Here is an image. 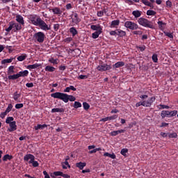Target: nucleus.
<instances>
[{
  "instance_id": "obj_1",
  "label": "nucleus",
  "mask_w": 178,
  "mask_h": 178,
  "mask_svg": "<svg viewBox=\"0 0 178 178\" xmlns=\"http://www.w3.org/2000/svg\"><path fill=\"white\" fill-rule=\"evenodd\" d=\"M51 97L54 99H58L63 101L64 103L70 102H75L76 97L72 95H69L64 92H56L51 94Z\"/></svg>"
},
{
  "instance_id": "obj_2",
  "label": "nucleus",
  "mask_w": 178,
  "mask_h": 178,
  "mask_svg": "<svg viewBox=\"0 0 178 178\" xmlns=\"http://www.w3.org/2000/svg\"><path fill=\"white\" fill-rule=\"evenodd\" d=\"M138 24L145 28L155 29V26L154 25L152 21H149L147 19L144 17H140L138 19Z\"/></svg>"
},
{
  "instance_id": "obj_3",
  "label": "nucleus",
  "mask_w": 178,
  "mask_h": 178,
  "mask_svg": "<svg viewBox=\"0 0 178 178\" xmlns=\"http://www.w3.org/2000/svg\"><path fill=\"white\" fill-rule=\"evenodd\" d=\"M35 157L31 154H27L24 156V160L26 161H29V164H32L33 167L37 168L40 166V163L35 161Z\"/></svg>"
},
{
  "instance_id": "obj_4",
  "label": "nucleus",
  "mask_w": 178,
  "mask_h": 178,
  "mask_svg": "<svg viewBox=\"0 0 178 178\" xmlns=\"http://www.w3.org/2000/svg\"><path fill=\"white\" fill-rule=\"evenodd\" d=\"M33 40H36L40 44H42L46 40V35L42 31L37 32L33 35Z\"/></svg>"
},
{
  "instance_id": "obj_5",
  "label": "nucleus",
  "mask_w": 178,
  "mask_h": 178,
  "mask_svg": "<svg viewBox=\"0 0 178 178\" xmlns=\"http://www.w3.org/2000/svg\"><path fill=\"white\" fill-rule=\"evenodd\" d=\"M124 27L131 31H136L139 29L138 24L132 21H126L124 22Z\"/></svg>"
},
{
  "instance_id": "obj_6",
  "label": "nucleus",
  "mask_w": 178,
  "mask_h": 178,
  "mask_svg": "<svg viewBox=\"0 0 178 178\" xmlns=\"http://www.w3.org/2000/svg\"><path fill=\"white\" fill-rule=\"evenodd\" d=\"M29 23L36 26L38 24V21L42 20L41 17L36 15H29L28 17Z\"/></svg>"
},
{
  "instance_id": "obj_7",
  "label": "nucleus",
  "mask_w": 178,
  "mask_h": 178,
  "mask_svg": "<svg viewBox=\"0 0 178 178\" xmlns=\"http://www.w3.org/2000/svg\"><path fill=\"white\" fill-rule=\"evenodd\" d=\"M38 22V23L35 26H39L40 29H42L44 31L51 30V26H48L47 24V23L45 22V21H43L42 19V20H39Z\"/></svg>"
},
{
  "instance_id": "obj_8",
  "label": "nucleus",
  "mask_w": 178,
  "mask_h": 178,
  "mask_svg": "<svg viewBox=\"0 0 178 178\" xmlns=\"http://www.w3.org/2000/svg\"><path fill=\"white\" fill-rule=\"evenodd\" d=\"M111 68L112 67L109 65L104 64L102 65L97 66V70H98L99 72H104V71H107V70H111Z\"/></svg>"
},
{
  "instance_id": "obj_9",
  "label": "nucleus",
  "mask_w": 178,
  "mask_h": 178,
  "mask_svg": "<svg viewBox=\"0 0 178 178\" xmlns=\"http://www.w3.org/2000/svg\"><path fill=\"white\" fill-rule=\"evenodd\" d=\"M155 101H156V97H149L147 101H143V102L144 103L145 107L148 108V107H151V106L153 104V102Z\"/></svg>"
},
{
  "instance_id": "obj_10",
  "label": "nucleus",
  "mask_w": 178,
  "mask_h": 178,
  "mask_svg": "<svg viewBox=\"0 0 178 178\" xmlns=\"http://www.w3.org/2000/svg\"><path fill=\"white\" fill-rule=\"evenodd\" d=\"M72 22L73 24H79L81 22V19L79 18V15L76 13H74L71 15Z\"/></svg>"
},
{
  "instance_id": "obj_11",
  "label": "nucleus",
  "mask_w": 178,
  "mask_h": 178,
  "mask_svg": "<svg viewBox=\"0 0 178 178\" xmlns=\"http://www.w3.org/2000/svg\"><path fill=\"white\" fill-rule=\"evenodd\" d=\"M8 124L10 128L8 129V131L13 132L14 131H17V125L16 122H13Z\"/></svg>"
},
{
  "instance_id": "obj_12",
  "label": "nucleus",
  "mask_w": 178,
  "mask_h": 178,
  "mask_svg": "<svg viewBox=\"0 0 178 178\" xmlns=\"http://www.w3.org/2000/svg\"><path fill=\"white\" fill-rule=\"evenodd\" d=\"M20 97H21L20 92H18V91L14 92L13 95V99H14V101L17 102H21Z\"/></svg>"
},
{
  "instance_id": "obj_13",
  "label": "nucleus",
  "mask_w": 178,
  "mask_h": 178,
  "mask_svg": "<svg viewBox=\"0 0 178 178\" xmlns=\"http://www.w3.org/2000/svg\"><path fill=\"white\" fill-rule=\"evenodd\" d=\"M15 18H16V22L17 23H19V24H22V26H24L25 22H24V17L22 15H17Z\"/></svg>"
},
{
  "instance_id": "obj_14",
  "label": "nucleus",
  "mask_w": 178,
  "mask_h": 178,
  "mask_svg": "<svg viewBox=\"0 0 178 178\" xmlns=\"http://www.w3.org/2000/svg\"><path fill=\"white\" fill-rule=\"evenodd\" d=\"M41 66V64L39 63H35L33 65H29L26 67V69L29 71H31L32 70H36L37 68L40 67Z\"/></svg>"
},
{
  "instance_id": "obj_15",
  "label": "nucleus",
  "mask_w": 178,
  "mask_h": 178,
  "mask_svg": "<svg viewBox=\"0 0 178 178\" xmlns=\"http://www.w3.org/2000/svg\"><path fill=\"white\" fill-rule=\"evenodd\" d=\"M29 72L27 70L24 71H19L18 73H17V75L18 76L19 78L20 77H26L29 75Z\"/></svg>"
},
{
  "instance_id": "obj_16",
  "label": "nucleus",
  "mask_w": 178,
  "mask_h": 178,
  "mask_svg": "<svg viewBox=\"0 0 178 178\" xmlns=\"http://www.w3.org/2000/svg\"><path fill=\"white\" fill-rule=\"evenodd\" d=\"M48 127L47 124H38L37 126L34 127L35 131H38V130H44V129L47 128Z\"/></svg>"
},
{
  "instance_id": "obj_17",
  "label": "nucleus",
  "mask_w": 178,
  "mask_h": 178,
  "mask_svg": "<svg viewBox=\"0 0 178 178\" xmlns=\"http://www.w3.org/2000/svg\"><path fill=\"white\" fill-rule=\"evenodd\" d=\"M117 35L120 38H124L127 35V32L121 29H117Z\"/></svg>"
},
{
  "instance_id": "obj_18",
  "label": "nucleus",
  "mask_w": 178,
  "mask_h": 178,
  "mask_svg": "<svg viewBox=\"0 0 178 178\" xmlns=\"http://www.w3.org/2000/svg\"><path fill=\"white\" fill-rule=\"evenodd\" d=\"M131 14H132L133 16H134L135 19H138L141 16L142 11H140V10H133Z\"/></svg>"
},
{
  "instance_id": "obj_19",
  "label": "nucleus",
  "mask_w": 178,
  "mask_h": 178,
  "mask_svg": "<svg viewBox=\"0 0 178 178\" xmlns=\"http://www.w3.org/2000/svg\"><path fill=\"white\" fill-rule=\"evenodd\" d=\"M125 131H126V130H124V129H120V130H118V131H113L112 132H110V136H116L118 134L124 133Z\"/></svg>"
},
{
  "instance_id": "obj_20",
  "label": "nucleus",
  "mask_w": 178,
  "mask_h": 178,
  "mask_svg": "<svg viewBox=\"0 0 178 178\" xmlns=\"http://www.w3.org/2000/svg\"><path fill=\"white\" fill-rule=\"evenodd\" d=\"M124 65V63L123 61H118L114 65H113V69L120 68Z\"/></svg>"
},
{
  "instance_id": "obj_21",
  "label": "nucleus",
  "mask_w": 178,
  "mask_h": 178,
  "mask_svg": "<svg viewBox=\"0 0 178 178\" xmlns=\"http://www.w3.org/2000/svg\"><path fill=\"white\" fill-rule=\"evenodd\" d=\"M50 10L53 11V13L54 15H57L58 16H60L62 14V11L58 7H55L54 8H51V9H50Z\"/></svg>"
},
{
  "instance_id": "obj_22",
  "label": "nucleus",
  "mask_w": 178,
  "mask_h": 178,
  "mask_svg": "<svg viewBox=\"0 0 178 178\" xmlns=\"http://www.w3.org/2000/svg\"><path fill=\"white\" fill-rule=\"evenodd\" d=\"M120 24V20L117 19L111 22V24H110V28L113 29L116 28Z\"/></svg>"
},
{
  "instance_id": "obj_23",
  "label": "nucleus",
  "mask_w": 178,
  "mask_h": 178,
  "mask_svg": "<svg viewBox=\"0 0 178 178\" xmlns=\"http://www.w3.org/2000/svg\"><path fill=\"white\" fill-rule=\"evenodd\" d=\"M69 32L72 34V37H75L78 34V31L74 26L70 28Z\"/></svg>"
},
{
  "instance_id": "obj_24",
  "label": "nucleus",
  "mask_w": 178,
  "mask_h": 178,
  "mask_svg": "<svg viewBox=\"0 0 178 178\" xmlns=\"http://www.w3.org/2000/svg\"><path fill=\"white\" fill-rule=\"evenodd\" d=\"M87 165L86 163L79 162L76 163L75 164V166H76L80 170H83V168Z\"/></svg>"
},
{
  "instance_id": "obj_25",
  "label": "nucleus",
  "mask_w": 178,
  "mask_h": 178,
  "mask_svg": "<svg viewBox=\"0 0 178 178\" xmlns=\"http://www.w3.org/2000/svg\"><path fill=\"white\" fill-rule=\"evenodd\" d=\"M51 113H64L65 109L63 108H54L51 111Z\"/></svg>"
},
{
  "instance_id": "obj_26",
  "label": "nucleus",
  "mask_w": 178,
  "mask_h": 178,
  "mask_svg": "<svg viewBox=\"0 0 178 178\" xmlns=\"http://www.w3.org/2000/svg\"><path fill=\"white\" fill-rule=\"evenodd\" d=\"M102 33V31H95V33H92V38L94 40H96L99 38V35Z\"/></svg>"
},
{
  "instance_id": "obj_27",
  "label": "nucleus",
  "mask_w": 178,
  "mask_h": 178,
  "mask_svg": "<svg viewBox=\"0 0 178 178\" xmlns=\"http://www.w3.org/2000/svg\"><path fill=\"white\" fill-rule=\"evenodd\" d=\"M161 118L164 119L165 117L170 118V111H163L161 113Z\"/></svg>"
},
{
  "instance_id": "obj_28",
  "label": "nucleus",
  "mask_w": 178,
  "mask_h": 178,
  "mask_svg": "<svg viewBox=\"0 0 178 178\" xmlns=\"http://www.w3.org/2000/svg\"><path fill=\"white\" fill-rule=\"evenodd\" d=\"M90 29L96 31H102V28L100 25H91Z\"/></svg>"
},
{
  "instance_id": "obj_29",
  "label": "nucleus",
  "mask_w": 178,
  "mask_h": 178,
  "mask_svg": "<svg viewBox=\"0 0 178 178\" xmlns=\"http://www.w3.org/2000/svg\"><path fill=\"white\" fill-rule=\"evenodd\" d=\"M44 70L45 72H54L56 69L54 67L48 65L45 67Z\"/></svg>"
},
{
  "instance_id": "obj_30",
  "label": "nucleus",
  "mask_w": 178,
  "mask_h": 178,
  "mask_svg": "<svg viewBox=\"0 0 178 178\" xmlns=\"http://www.w3.org/2000/svg\"><path fill=\"white\" fill-rule=\"evenodd\" d=\"M14 60L13 57H10V58L8 59H4L1 61L2 65H6L7 63H11Z\"/></svg>"
},
{
  "instance_id": "obj_31",
  "label": "nucleus",
  "mask_w": 178,
  "mask_h": 178,
  "mask_svg": "<svg viewBox=\"0 0 178 178\" xmlns=\"http://www.w3.org/2000/svg\"><path fill=\"white\" fill-rule=\"evenodd\" d=\"M129 152V149L127 148H123L120 150V154L122 155L124 157H127V153Z\"/></svg>"
},
{
  "instance_id": "obj_32",
  "label": "nucleus",
  "mask_w": 178,
  "mask_h": 178,
  "mask_svg": "<svg viewBox=\"0 0 178 178\" xmlns=\"http://www.w3.org/2000/svg\"><path fill=\"white\" fill-rule=\"evenodd\" d=\"M13 159V156L10 154H6L3 157V161H11Z\"/></svg>"
},
{
  "instance_id": "obj_33",
  "label": "nucleus",
  "mask_w": 178,
  "mask_h": 178,
  "mask_svg": "<svg viewBox=\"0 0 178 178\" xmlns=\"http://www.w3.org/2000/svg\"><path fill=\"white\" fill-rule=\"evenodd\" d=\"M61 165H62L63 169H64V170H66V169L67 168V167H68V168H71V166H70L69 162H67V161H64V162H63V163H61Z\"/></svg>"
},
{
  "instance_id": "obj_34",
  "label": "nucleus",
  "mask_w": 178,
  "mask_h": 178,
  "mask_svg": "<svg viewBox=\"0 0 178 178\" xmlns=\"http://www.w3.org/2000/svg\"><path fill=\"white\" fill-rule=\"evenodd\" d=\"M158 25L160 30L163 31L165 29L163 26H166V23H164L163 21H159Z\"/></svg>"
},
{
  "instance_id": "obj_35",
  "label": "nucleus",
  "mask_w": 178,
  "mask_h": 178,
  "mask_svg": "<svg viewBox=\"0 0 178 178\" xmlns=\"http://www.w3.org/2000/svg\"><path fill=\"white\" fill-rule=\"evenodd\" d=\"M14 28V24L13 22H10L9 23V26L8 28L6 29L5 31L8 33H10L11 31V30Z\"/></svg>"
},
{
  "instance_id": "obj_36",
  "label": "nucleus",
  "mask_w": 178,
  "mask_h": 178,
  "mask_svg": "<svg viewBox=\"0 0 178 178\" xmlns=\"http://www.w3.org/2000/svg\"><path fill=\"white\" fill-rule=\"evenodd\" d=\"M27 58L26 54H22L21 56H19L18 58H17V60H18L20 62H22Z\"/></svg>"
},
{
  "instance_id": "obj_37",
  "label": "nucleus",
  "mask_w": 178,
  "mask_h": 178,
  "mask_svg": "<svg viewBox=\"0 0 178 178\" xmlns=\"http://www.w3.org/2000/svg\"><path fill=\"white\" fill-rule=\"evenodd\" d=\"M13 122H15V121H14L13 117H8L5 121L6 124H8L13 123Z\"/></svg>"
},
{
  "instance_id": "obj_38",
  "label": "nucleus",
  "mask_w": 178,
  "mask_h": 178,
  "mask_svg": "<svg viewBox=\"0 0 178 178\" xmlns=\"http://www.w3.org/2000/svg\"><path fill=\"white\" fill-rule=\"evenodd\" d=\"M164 34L165 36H167L168 38H169L170 39L173 40L174 39V35L172 33H170L168 31H164Z\"/></svg>"
},
{
  "instance_id": "obj_39",
  "label": "nucleus",
  "mask_w": 178,
  "mask_h": 178,
  "mask_svg": "<svg viewBox=\"0 0 178 178\" xmlns=\"http://www.w3.org/2000/svg\"><path fill=\"white\" fill-rule=\"evenodd\" d=\"M19 77L18 76L17 74L8 76V80H17Z\"/></svg>"
},
{
  "instance_id": "obj_40",
  "label": "nucleus",
  "mask_w": 178,
  "mask_h": 178,
  "mask_svg": "<svg viewBox=\"0 0 178 178\" xmlns=\"http://www.w3.org/2000/svg\"><path fill=\"white\" fill-rule=\"evenodd\" d=\"M142 1V3L145 5V6H147L148 7H150V8H153V6L152 4L147 0H141Z\"/></svg>"
},
{
  "instance_id": "obj_41",
  "label": "nucleus",
  "mask_w": 178,
  "mask_h": 178,
  "mask_svg": "<svg viewBox=\"0 0 178 178\" xmlns=\"http://www.w3.org/2000/svg\"><path fill=\"white\" fill-rule=\"evenodd\" d=\"M156 15V12L155 10H148L147 11V15L148 16H155Z\"/></svg>"
},
{
  "instance_id": "obj_42",
  "label": "nucleus",
  "mask_w": 178,
  "mask_h": 178,
  "mask_svg": "<svg viewBox=\"0 0 178 178\" xmlns=\"http://www.w3.org/2000/svg\"><path fill=\"white\" fill-rule=\"evenodd\" d=\"M13 24H14V27L15 28L16 31H19L22 29V26H21L22 24H20L13 22Z\"/></svg>"
},
{
  "instance_id": "obj_43",
  "label": "nucleus",
  "mask_w": 178,
  "mask_h": 178,
  "mask_svg": "<svg viewBox=\"0 0 178 178\" xmlns=\"http://www.w3.org/2000/svg\"><path fill=\"white\" fill-rule=\"evenodd\" d=\"M58 59H54V58H51L49 60V62L53 65H58Z\"/></svg>"
},
{
  "instance_id": "obj_44",
  "label": "nucleus",
  "mask_w": 178,
  "mask_h": 178,
  "mask_svg": "<svg viewBox=\"0 0 178 178\" xmlns=\"http://www.w3.org/2000/svg\"><path fill=\"white\" fill-rule=\"evenodd\" d=\"M168 136H169L170 138H176L177 137V134L176 132H172L168 134Z\"/></svg>"
},
{
  "instance_id": "obj_45",
  "label": "nucleus",
  "mask_w": 178,
  "mask_h": 178,
  "mask_svg": "<svg viewBox=\"0 0 178 178\" xmlns=\"http://www.w3.org/2000/svg\"><path fill=\"white\" fill-rule=\"evenodd\" d=\"M81 106H82V104L80 102H74V108H81Z\"/></svg>"
},
{
  "instance_id": "obj_46",
  "label": "nucleus",
  "mask_w": 178,
  "mask_h": 178,
  "mask_svg": "<svg viewBox=\"0 0 178 178\" xmlns=\"http://www.w3.org/2000/svg\"><path fill=\"white\" fill-rule=\"evenodd\" d=\"M177 113L178 112L176 110H174V111H169L170 118H172V117L177 115Z\"/></svg>"
},
{
  "instance_id": "obj_47",
  "label": "nucleus",
  "mask_w": 178,
  "mask_h": 178,
  "mask_svg": "<svg viewBox=\"0 0 178 178\" xmlns=\"http://www.w3.org/2000/svg\"><path fill=\"white\" fill-rule=\"evenodd\" d=\"M83 108H84L85 111H88L89 110L90 105H89V104L88 102H84L83 103Z\"/></svg>"
},
{
  "instance_id": "obj_48",
  "label": "nucleus",
  "mask_w": 178,
  "mask_h": 178,
  "mask_svg": "<svg viewBox=\"0 0 178 178\" xmlns=\"http://www.w3.org/2000/svg\"><path fill=\"white\" fill-rule=\"evenodd\" d=\"M152 59L154 63H158V55L156 54H153Z\"/></svg>"
},
{
  "instance_id": "obj_49",
  "label": "nucleus",
  "mask_w": 178,
  "mask_h": 178,
  "mask_svg": "<svg viewBox=\"0 0 178 178\" xmlns=\"http://www.w3.org/2000/svg\"><path fill=\"white\" fill-rule=\"evenodd\" d=\"M8 73L9 74H13L15 73V71H14V66H10L8 67Z\"/></svg>"
},
{
  "instance_id": "obj_50",
  "label": "nucleus",
  "mask_w": 178,
  "mask_h": 178,
  "mask_svg": "<svg viewBox=\"0 0 178 178\" xmlns=\"http://www.w3.org/2000/svg\"><path fill=\"white\" fill-rule=\"evenodd\" d=\"M13 106L12 104H9L8 108L6 109L5 112L8 113L12 111Z\"/></svg>"
},
{
  "instance_id": "obj_51",
  "label": "nucleus",
  "mask_w": 178,
  "mask_h": 178,
  "mask_svg": "<svg viewBox=\"0 0 178 178\" xmlns=\"http://www.w3.org/2000/svg\"><path fill=\"white\" fill-rule=\"evenodd\" d=\"M23 107H24V104L22 103L15 104L16 109H20V108H22Z\"/></svg>"
},
{
  "instance_id": "obj_52",
  "label": "nucleus",
  "mask_w": 178,
  "mask_h": 178,
  "mask_svg": "<svg viewBox=\"0 0 178 178\" xmlns=\"http://www.w3.org/2000/svg\"><path fill=\"white\" fill-rule=\"evenodd\" d=\"M159 106H160V108H159L160 110H161V109H169L170 108L169 106H166V105H164V104H160Z\"/></svg>"
},
{
  "instance_id": "obj_53",
  "label": "nucleus",
  "mask_w": 178,
  "mask_h": 178,
  "mask_svg": "<svg viewBox=\"0 0 178 178\" xmlns=\"http://www.w3.org/2000/svg\"><path fill=\"white\" fill-rule=\"evenodd\" d=\"M132 34L140 35L143 34V31H133Z\"/></svg>"
},
{
  "instance_id": "obj_54",
  "label": "nucleus",
  "mask_w": 178,
  "mask_h": 178,
  "mask_svg": "<svg viewBox=\"0 0 178 178\" xmlns=\"http://www.w3.org/2000/svg\"><path fill=\"white\" fill-rule=\"evenodd\" d=\"M143 106L145 107V102H138L136 104V106L138 108L139 106Z\"/></svg>"
},
{
  "instance_id": "obj_55",
  "label": "nucleus",
  "mask_w": 178,
  "mask_h": 178,
  "mask_svg": "<svg viewBox=\"0 0 178 178\" xmlns=\"http://www.w3.org/2000/svg\"><path fill=\"white\" fill-rule=\"evenodd\" d=\"M88 79V75H80L79 76V79H80V80H85V79Z\"/></svg>"
},
{
  "instance_id": "obj_56",
  "label": "nucleus",
  "mask_w": 178,
  "mask_h": 178,
  "mask_svg": "<svg viewBox=\"0 0 178 178\" xmlns=\"http://www.w3.org/2000/svg\"><path fill=\"white\" fill-rule=\"evenodd\" d=\"M104 13L103 11H102V10L97 11V15L98 17H102L104 16Z\"/></svg>"
},
{
  "instance_id": "obj_57",
  "label": "nucleus",
  "mask_w": 178,
  "mask_h": 178,
  "mask_svg": "<svg viewBox=\"0 0 178 178\" xmlns=\"http://www.w3.org/2000/svg\"><path fill=\"white\" fill-rule=\"evenodd\" d=\"M109 35L112 36H115L117 35V29L115 31H111L109 32Z\"/></svg>"
},
{
  "instance_id": "obj_58",
  "label": "nucleus",
  "mask_w": 178,
  "mask_h": 178,
  "mask_svg": "<svg viewBox=\"0 0 178 178\" xmlns=\"http://www.w3.org/2000/svg\"><path fill=\"white\" fill-rule=\"evenodd\" d=\"M138 49L139 50H140V51H144L146 49V46L143 45V46H138Z\"/></svg>"
},
{
  "instance_id": "obj_59",
  "label": "nucleus",
  "mask_w": 178,
  "mask_h": 178,
  "mask_svg": "<svg viewBox=\"0 0 178 178\" xmlns=\"http://www.w3.org/2000/svg\"><path fill=\"white\" fill-rule=\"evenodd\" d=\"M63 174V172H60V171H56L54 172V175L56 176H62V175Z\"/></svg>"
},
{
  "instance_id": "obj_60",
  "label": "nucleus",
  "mask_w": 178,
  "mask_h": 178,
  "mask_svg": "<svg viewBox=\"0 0 178 178\" xmlns=\"http://www.w3.org/2000/svg\"><path fill=\"white\" fill-rule=\"evenodd\" d=\"M118 115H114L113 116L108 117L109 120H115L118 118Z\"/></svg>"
},
{
  "instance_id": "obj_61",
  "label": "nucleus",
  "mask_w": 178,
  "mask_h": 178,
  "mask_svg": "<svg viewBox=\"0 0 178 178\" xmlns=\"http://www.w3.org/2000/svg\"><path fill=\"white\" fill-rule=\"evenodd\" d=\"M26 86L29 88L34 87V83H26Z\"/></svg>"
},
{
  "instance_id": "obj_62",
  "label": "nucleus",
  "mask_w": 178,
  "mask_h": 178,
  "mask_svg": "<svg viewBox=\"0 0 178 178\" xmlns=\"http://www.w3.org/2000/svg\"><path fill=\"white\" fill-rule=\"evenodd\" d=\"M65 8L67 10H70V9H72V5L71 3H67L66 6H65Z\"/></svg>"
},
{
  "instance_id": "obj_63",
  "label": "nucleus",
  "mask_w": 178,
  "mask_h": 178,
  "mask_svg": "<svg viewBox=\"0 0 178 178\" xmlns=\"http://www.w3.org/2000/svg\"><path fill=\"white\" fill-rule=\"evenodd\" d=\"M8 113H6V112L0 113V118L2 119L5 118L6 115H7Z\"/></svg>"
},
{
  "instance_id": "obj_64",
  "label": "nucleus",
  "mask_w": 178,
  "mask_h": 178,
  "mask_svg": "<svg viewBox=\"0 0 178 178\" xmlns=\"http://www.w3.org/2000/svg\"><path fill=\"white\" fill-rule=\"evenodd\" d=\"M43 175L44 176V178H51L46 170L43 171Z\"/></svg>"
}]
</instances>
